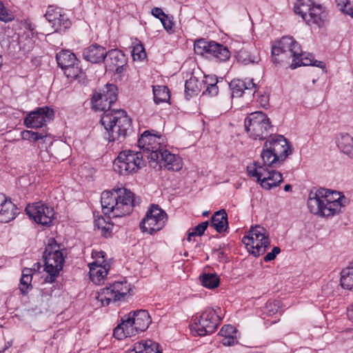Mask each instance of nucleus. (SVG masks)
Instances as JSON below:
<instances>
[{"label": "nucleus", "instance_id": "nucleus-1", "mask_svg": "<svg viewBox=\"0 0 353 353\" xmlns=\"http://www.w3.org/2000/svg\"><path fill=\"white\" fill-rule=\"evenodd\" d=\"M117 99V88L106 84L100 92H94L91 99L92 108L103 111L100 122L105 130L104 137L109 142L123 141L132 133V119L123 110H112Z\"/></svg>", "mask_w": 353, "mask_h": 353}, {"label": "nucleus", "instance_id": "nucleus-2", "mask_svg": "<svg viewBox=\"0 0 353 353\" xmlns=\"http://www.w3.org/2000/svg\"><path fill=\"white\" fill-rule=\"evenodd\" d=\"M272 59L274 64L288 63L290 66H325V63L314 59L312 54L303 52L300 44L292 37H283L272 48Z\"/></svg>", "mask_w": 353, "mask_h": 353}, {"label": "nucleus", "instance_id": "nucleus-3", "mask_svg": "<svg viewBox=\"0 0 353 353\" xmlns=\"http://www.w3.org/2000/svg\"><path fill=\"white\" fill-rule=\"evenodd\" d=\"M347 199L340 192L320 188L309 194L307 207L310 212L321 216H332L345 205Z\"/></svg>", "mask_w": 353, "mask_h": 353}, {"label": "nucleus", "instance_id": "nucleus-4", "mask_svg": "<svg viewBox=\"0 0 353 353\" xmlns=\"http://www.w3.org/2000/svg\"><path fill=\"white\" fill-rule=\"evenodd\" d=\"M134 196L133 192L124 188L103 191L101 196L103 212L112 214L113 218L130 214L134 206Z\"/></svg>", "mask_w": 353, "mask_h": 353}, {"label": "nucleus", "instance_id": "nucleus-5", "mask_svg": "<svg viewBox=\"0 0 353 353\" xmlns=\"http://www.w3.org/2000/svg\"><path fill=\"white\" fill-rule=\"evenodd\" d=\"M261 158L265 165L277 168L291 154L292 149L290 143L283 135L270 134L265 139Z\"/></svg>", "mask_w": 353, "mask_h": 353}, {"label": "nucleus", "instance_id": "nucleus-6", "mask_svg": "<svg viewBox=\"0 0 353 353\" xmlns=\"http://www.w3.org/2000/svg\"><path fill=\"white\" fill-rule=\"evenodd\" d=\"M150 323L151 318L147 310L133 311L122 319L121 323L114 328L113 336L119 340L135 336L145 331Z\"/></svg>", "mask_w": 353, "mask_h": 353}, {"label": "nucleus", "instance_id": "nucleus-7", "mask_svg": "<svg viewBox=\"0 0 353 353\" xmlns=\"http://www.w3.org/2000/svg\"><path fill=\"white\" fill-rule=\"evenodd\" d=\"M43 258L44 259V270L48 273L43 283H52L59 276L65 261L60 245L54 239L49 240Z\"/></svg>", "mask_w": 353, "mask_h": 353}, {"label": "nucleus", "instance_id": "nucleus-8", "mask_svg": "<svg viewBox=\"0 0 353 353\" xmlns=\"http://www.w3.org/2000/svg\"><path fill=\"white\" fill-rule=\"evenodd\" d=\"M145 165L142 152L131 150L120 152L113 163L114 170L123 176L136 173Z\"/></svg>", "mask_w": 353, "mask_h": 353}, {"label": "nucleus", "instance_id": "nucleus-9", "mask_svg": "<svg viewBox=\"0 0 353 353\" xmlns=\"http://www.w3.org/2000/svg\"><path fill=\"white\" fill-rule=\"evenodd\" d=\"M273 167L265 165L263 161H257L247 168L248 174L256 177L257 183L265 190L279 186L283 181L281 172L276 171Z\"/></svg>", "mask_w": 353, "mask_h": 353}, {"label": "nucleus", "instance_id": "nucleus-10", "mask_svg": "<svg viewBox=\"0 0 353 353\" xmlns=\"http://www.w3.org/2000/svg\"><path fill=\"white\" fill-rule=\"evenodd\" d=\"M221 323V317L217 310L211 307L205 308L194 319L190 325V331L194 336H203L214 333Z\"/></svg>", "mask_w": 353, "mask_h": 353}, {"label": "nucleus", "instance_id": "nucleus-11", "mask_svg": "<svg viewBox=\"0 0 353 353\" xmlns=\"http://www.w3.org/2000/svg\"><path fill=\"white\" fill-rule=\"evenodd\" d=\"M242 242L255 256L263 254L270 244L268 232L260 225L252 227L248 234L243 237Z\"/></svg>", "mask_w": 353, "mask_h": 353}, {"label": "nucleus", "instance_id": "nucleus-12", "mask_svg": "<svg viewBox=\"0 0 353 353\" xmlns=\"http://www.w3.org/2000/svg\"><path fill=\"white\" fill-rule=\"evenodd\" d=\"M272 126L267 114L261 111L250 114L245 119V128L254 139L263 140L270 135Z\"/></svg>", "mask_w": 353, "mask_h": 353}, {"label": "nucleus", "instance_id": "nucleus-13", "mask_svg": "<svg viewBox=\"0 0 353 353\" xmlns=\"http://www.w3.org/2000/svg\"><path fill=\"white\" fill-rule=\"evenodd\" d=\"M294 12L300 15L308 24L321 26L326 17L323 7L312 0H297L294 7Z\"/></svg>", "mask_w": 353, "mask_h": 353}, {"label": "nucleus", "instance_id": "nucleus-14", "mask_svg": "<svg viewBox=\"0 0 353 353\" xmlns=\"http://www.w3.org/2000/svg\"><path fill=\"white\" fill-rule=\"evenodd\" d=\"M167 220L165 212L158 205L152 204L140 222L139 227L142 232L154 235L163 228Z\"/></svg>", "mask_w": 353, "mask_h": 353}, {"label": "nucleus", "instance_id": "nucleus-15", "mask_svg": "<svg viewBox=\"0 0 353 353\" xmlns=\"http://www.w3.org/2000/svg\"><path fill=\"white\" fill-rule=\"evenodd\" d=\"M131 290V285L127 281H115L98 292L97 299L101 306L108 305L111 302L121 301Z\"/></svg>", "mask_w": 353, "mask_h": 353}, {"label": "nucleus", "instance_id": "nucleus-16", "mask_svg": "<svg viewBox=\"0 0 353 353\" xmlns=\"http://www.w3.org/2000/svg\"><path fill=\"white\" fill-rule=\"evenodd\" d=\"M25 211L30 219L44 226L51 225L55 216L54 208L42 201L28 204Z\"/></svg>", "mask_w": 353, "mask_h": 353}, {"label": "nucleus", "instance_id": "nucleus-17", "mask_svg": "<svg viewBox=\"0 0 353 353\" xmlns=\"http://www.w3.org/2000/svg\"><path fill=\"white\" fill-rule=\"evenodd\" d=\"M148 158L150 163H155L168 170L178 171L182 168L181 158L163 149V147L159 151L150 153Z\"/></svg>", "mask_w": 353, "mask_h": 353}, {"label": "nucleus", "instance_id": "nucleus-18", "mask_svg": "<svg viewBox=\"0 0 353 353\" xmlns=\"http://www.w3.org/2000/svg\"><path fill=\"white\" fill-rule=\"evenodd\" d=\"M53 109L48 106L37 108L30 112L24 119V125L29 128H40L54 119Z\"/></svg>", "mask_w": 353, "mask_h": 353}, {"label": "nucleus", "instance_id": "nucleus-19", "mask_svg": "<svg viewBox=\"0 0 353 353\" xmlns=\"http://www.w3.org/2000/svg\"><path fill=\"white\" fill-rule=\"evenodd\" d=\"M163 137L159 132L154 130H145L139 139L138 145L143 152L153 153L159 151L163 147Z\"/></svg>", "mask_w": 353, "mask_h": 353}, {"label": "nucleus", "instance_id": "nucleus-20", "mask_svg": "<svg viewBox=\"0 0 353 353\" xmlns=\"http://www.w3.org/2000/svg\"><path fill=\"white\" fill-rule=\"evenodd\" d=\"M106 54L105 48L101 46L94 43L84 49L83 57L91 63L96 64L104 61Z\"/></svg>", "mask_w": 353, "mask_h": 353}, {"label": "nucleus", "instance_id": "nucleus-21", "mask_svg": "<svg viewBox=\"0 0 353 353\" xmlns=\"http://www.w3.org/2000/svg\"><path fill=\"white\" fill-rule=\"evenodd\" d=\"M97 263H90L89 274L90 280L97 285H101L104 282V280L108 273L110 265L108 263H105L103 265H97Z\"/></svg>", "mask_w": 353, "mask_h": 353}, {"label": "nucleus", "instance_id": "nucleus-22", "mask_svg": "<svg viewBox=\"0 0 353 353\" xmlns=\"http://www.w3.org/2000/svg\"><path fill=\"white\" fill-rule=\"evenodd\" d=\"M103 62L105 66H125L127 58L121 50L112 49L106 52Z\"/></svg>", "mask_w": 353, "mask_h": 353}, {"label": "nucleus", "instance_id": "nucleus-23", "mask_svg": "<svg viewBox=\"0 0 353 353\" xmlns=\"http://www.w3.org/2000/svg\"><path fill=\"white\" fill-rule=\"evenodd\" d=\"M18 213V208L6 196V202L2 203L0 209V222L8 223L13 220Z\"/></svg>", "mask_w": 353, "mask_h": 353}, {"label": "nucleus", "instance_id": "nucleus-24", "mask_svg": "<svg viewBox=\"0 0 353 353\" xmlns=\"http://www.w3.org/2000/svg\"><path fill=\"white\" fill-rule=\"evenodd\" d=\"M210 225L219 233H222L228 228V214L225 210L216 212L211 217Z\"/></svg>", "mask_w": 353, "mask_h": 353}, {"label": "nucleus", "instance_id": "nucleus-25", "mask_svg": "<svg viewBox=\"0 0 353 353\" xmlns=\"http://www.w3.org/2000/svg\"><path fill=\"white\" fill-rule=\"evenodd\" d=\"M58 66H74L78 65L80 61L74 53L69 50H61L56 55Z\"/></svg>", "mask_w": 353, "mask_h": 353}, {"label": "nucleus", "instance_id": "nucleus-26", "mask_svg": "<svg viewBox=\"0 0 353 353\" xmlns=\"http://www.w3.org/2000/svg\"><path fill=\"white\" fill-rule=\"evenodd\" d=\"M159 344L151 340L141 341L134 344L130 353H161L158 349Z\"/></svg>", "mask_w": 353, "mask_h": 353}, {"label": "nucleus", "instance_id": "nucleus-27", "mask_svg": "<svg viewBox=\"0 0 353 353\" xmlns=\"http://www.w3.org/2000/svg\"><path fill=\"white\" fill-rule=\"evenodd\" d=\"M230 52L226 46L214 41L210 59H214L216 61H225L230 58Z\"/></svg>", "mask_w": 353, "mask_h": 353}, {"label": "nucleus", "instance_id": "nucleus-28", "mask_svg": "<svg viewBox=\"0 0 353 353\" xmlns=\"http://www.w3.org/2000/svg\"><path fill=\"white\" fill-rule=\"evenodd\" d=\"M202 82L199 81L198 78L192 76L185 83V96L187 99H190L197 96L201 90Z\"/></svg>", "mask_w": 353, "mask_h": 353}, {"label": "nucleus", "instance_id": "nucleus-29", "mask_svg": "<svg viewBox=\"0 0 353 353\" xmlns=\"http://www.w3.org/2000/svg\"><path fill=\"white\" fill-rule=\"evenodd\" d=\"M337 145L345 154L353 158V137L348 134H341L338 138Z\"/></svg>", "mask_w": 353, "mask_h": 353}, {"label": "nucleus", "instance_id": "nucleus-30", "mask_svg": "<svg viewBox=\"0 0 353 353\" xmlns=\"http://www.w3.org/2000/svg\"><path fill=\"white\" fill-rule=\"evenodd\" d=\"M61 69L69 81L77 80L79 83L83 84L86 83V75L81 68H61Z\"/></svg>", "mask_w": 353, "mask_h": 353}, {"label": "nucleus", "instance_id": "nucleus-31", "mask_svg": "<svg viewBox=\"0 0 353 353\" xmlns=\"http://www.w3.org/2000/svg\"><path fill=\"white\" fill-rule=\"evenodd\" d=\"M214 41H207L205 39L196 40L194 43V50L196 54L210 59L211 49Z\"/></svg>", "mask_w": 353, "mask_h": 353}, {"label": "nucleus", "instance_id": "nucleus-32", "mask_svg": "<svg viewBox=\"0 0 353 353\" xmlns=\"http://www.w3.org/2000/svg\"><path fill=\"white\" fill-rule=\"evenodd\" d=\"M154 101L156 104L168 102L170 99V92L165 85H153Z\"/></svg>", "mask_w": 353, "mask_h": 353}, {"label": "nucleus", "instance_id": "nucleus-33", "mask_svg": "<svg viewBox=\"0 0 353 353\" xmlns=\"http://www.w3.org/2000/svg\"><path fill=\"white\" fill-rule=\"evenodd\" d=\"M32 270L25 268L22 270L19 289L23 294H26L32 289Z\"/></svg>", "mask_w": 353, "mask_h": 353}, {"label": "nucleus", "instance_id": "nucleus-34", "mask_svg": "<svg viewBox=\"0 0 353 353\" xmlns=\"http://www.w3.org/2000/svg\"><path fill=\"white\" fill-rule=\"evenodd\" d=\"M341 285L343 288H353V263L341 271Z\"/></svg>", "mask_w": 353, "mask_h": 353}, {"label": "nucleus", "instance_id": "nucleus-35", "mask_svg": "<svg viewBox=\"0 0 353 353\" xmlns=\"http://www.w3.org/2000/svg\"><path fill=\"white\" fill-rule=\"evenodd\" d=\"M202 285L209 289L217 288L220 283L219 277L216 274H203L200 277Z\"/></svg>", "mask_w": 353, "mask_h": 353}, {"label": "nucleus", "instance_id": "nucleus-36", "mask_svg": "<svg viewBox=\"0 0 353 353\" xmlns=\"http://www.w3.org/2000/svg\"><path fill=\"white\" fill-rule=\"evenodd\" d=\"M271 89L265 88L262 90H258L256 93V103L260 107L268 109L270 108V96Z\"/></svg>", "mask_w": 353, "mask_h": 353}, {"label": "nucleus", "instance_id": "nucleus-37", "mask_svg": "<svg viewBox=\"0 0 353 353\" xmlns=\"http://www.w3.org/2000/svg\"><path fill=\"white\" fill-rule=\"evenodd\" d=\"M244 81L241 79H234L230 83V87L232 90L231 97H240L246 90Z\"/></svg>", "mask_w": 353, "mask_h": 353}, {"label": "nucleus", "instance_id": "nucleus-38", "mask_svg": "<svg viewBox=\"0 0 353 353\" xmlns=\"http://www.w3.org/2000/svg\"><path fill=\"white\" fill-rule=\"evenodd\" d=\"M21 136L23 140H28L35 142L47 137L48 134L47 132L44 130H43L41 132H39L25 130L21 131Z\"/></svg>", "mask_w": 353, "mask_h": 353}, {"label": "nucleus", "instance_id": "nucleus-39", "mask_svg": "<svg viewBox=\"0 0 353 353\" xmlns=\"http://www.w3.org/2000/svg\"><path fill=\"white\" fill-rule=\"evenodd\" d=\"M237 61L239 63L243 65L258 64L259 59L257 57L252 56L245 50H241L236 56Z\"/></svg>", "mask_w": 353, "mask_h": 353}, {"label": "nucleus", "instance_id": "nucleus-40", "mask_svg": "<svg viewBox=\"0 0 353 353\" xmlns=\"http://www.w3.org/2000/svg\"><path fill=\"white\" fill-rule=\"evenodd\" d=\"M70 26L71 22L66 15L61 13V17H59L57 19L53 22L52 28L54 32H61L69 28Z\"/></svg>", "mask_w": 353, "mask_h": 353}, {"label": "nucleus", "instance_id": "nucleus-41", "mask_svg": "<svg viewBox=\"0 0 353 353\" xmlns=\"http://www.w3.org/2000/svg\"><path fill=\"white\" fill-rule=\"evenodd\" d=\"M335 2L340 11L353 18V0H335Z\"/></svg>", "mask_w": 353, "mask_h": 353}, {"label": "nucleus", "instance_id": "nucleus-42", "mask_svg": "<svg viewBox=\"0 0 353 353\" xmlns=\"http://www.w3.org/2000/svg\"><path fill=\"white\" fill-rule=\"evenodd\" d=\"M208 225L209 223L207 221L197 225L192 229V231L188 232L187 240L188 241H190L192 240V237L196 236H201L202 234H203L205 230L207 229Z\"/></svg>", "mask_w": 353, "mask_h": 353}, {"label": "nucleus", "instance_id": "nucleus-43", "mask_svg": "<svg viewBox=\"0 0 353 353\" xmlns=\"http://www.w3.org/2000/svg\"><path fill=\"white\" fill-rule=\"evenodd\" d=\"M61 13L59 8L50 6L45 14V17L48 22L52 25L53 22H54L59 17H61Z\"/></svg>", "mask_w": 353, "mask_h": 353}, {"label": "nucleus", "instance_id": "nucleus-44", "mask_svg": "<svg viewBox=\"0 0 353 353\" xmlns=\"http://www.w3.org/2000/svg\"><path fill=\"white\" fill-rule=\"evenodd\" d=\"M132 56L134 61H142L146 58V52L142 44L136 45L132 51Z\"/></svg>", "mask_w": 353, "mask_h": 353}, {"label": "nucleus", "instance_id": "nucleus-45", "mask_svg": "<svg viewBox=\"0 0 353 353\" xmlns=\"http://www.w3.org/2000/svg\"><path fill=\"white\" fill-rule=\"evenodd\" d=\"M238 331L232 325H225L219 331V334L223 336H237Z\"/></svg>", "mask_w": 353, "mask_h": 353}, {"label": "nucleus", "instance_id": "nucleus-46", "mask_svg": "<svg viewBox=\"0 0 353 353\" xmlns=\"http://www.w3.org/2000/svg\"><path fill=\"white\" fill-rule=\"evenodd\" d=\"M217 80H215V82L210 83L205 90L203 92L202 96H208L210 97L217 96L219 93V88L216 85Z\"/></svg>", "mask_w": 353, "mask_h": 353}, {"label": "nucleus", "instance_id": "nucleus-47", "mask_svg": "<svg viewBox=\"0 0 353 353\" xmlns=\"http://www.w3.org/2000/svg\"><path fill=\"white\" fill-rule=\"evenodd\" d=\"M13 19V14L8 11L3 3L0 1V21L8 23Z\"/></svg>", "mask_w": 353, "mask_h": 353}, {"label": "nucleus", "instance_id": "nucleus-48", "mask_svg": "<svg viewBox=\"0 0 353 353\" xmlns=\"http://www.w3.org/2000/svg\"><path fill=\"white\" fill-rule=\"evenodd\" d=\"M105 253L103 251H93L92 257L95 260L92 263H97V265H103L107 263L105 259Z\"/></svg>", "mask_w": 353, "mask_h": 353}, {"label": "nucleus", "instance_id": "nucleus-49", "mask_svg": "<svg viewBox=\"0 0 353 353\" xmlns=\"http://www.w3.org/2000/svg\"><path fill=\"white\" fill-rule=\"evenodd\" d=\"M281 249L279 247H274L270 252H268L263 258L265 262L274 260L276 255L279 254Z\"/></svg>", "mask_w": 353, "mask_h": 353}, {"label": "nucleus", "instance_id": "nucleus-50", "mask_svg": "<svg viewBox=\"0 0 353 353\" xmlns=\"http://www.w3.org/2000/svg\"><path fill=\"white\" fill-rule=\"evenodd\" d=\"M221 342L225 346H232L238 343L237 336H223Z\"/></svg>", "mask_w": 353, "mask_h": 353}, {"label": "nucleus", "instance_id": "nucleus-51", "mask_svg": "<svg viewBox=\"0 0 353 353\" xmlns=\"http://www.w3.org/2000/svg\"><path fill=\"white\" fill-rule=\"evenodd\" d=\"M114 223L108 222L105 223V226L103 227V228L101 229V234L105 237H108L111 235V232L112 230Z\"/></svg>", "mask_w": 353, "mask_h": 353}, {"label": "nucleus", "instance_id": "nucleus-52", "mask_svg": "<svg viewBox=\"0 0 353 353\" xmlns=\"http://www.w3.org/2000/svg\"><path fill=\"white\" fill-rule=\"evenodd\" d=\"M164 28L167 30H170L172 28V22L170 19L168 15L163 17V18L161 20Z\"/></svg>", "mask_w": 353, "mask_h": 353}, {"label": "nucleus", "instance_id": "nucleus-53", "mask_svg": "<svg viewBox=\"0 0 353 353\" xmlns=\"http://www.w3.org/2000/svg\"><path fill=\"white\" fill-rule=\"evenodd\" d=\"M152 14L156 18L161 20L165 14L163 12V10L159 8H154L152 9Z\"/></svg>", "mask_w": 353, "mask_h": 353}, {"label": "nucleus", "instance_id": "nucleus-54", "mask_svg": "<svg viewBox=\"0 0 353 353\" xmlns=\"http://www.w3.org/2000/svg\"><path fill=\"white\" fill-rule=\"evenodd\" d=\"M244 83L246 84V90L256 89V85L254 83L253 79H248V81H244Z\"/></svg>", "mask_w": 353, "mask_h": 353}, {"label": "nucleus", "instance_id": "nucleus-55", "mask_svg": "<svg viewBox=\"0 0 353 353\" xmlns=\"http://www.w3.org/2000/svg\"><path fill=\"white\" fill-rule=\"evenodd\" d=\"M108 222L105 221V219L103 217H100L96 221V225L98 227L99 229L103 228V227L105 226V223Z\"/></svg>", "mask_w": 353, "mask_h": 353}, {"label": "nucleus", "instance_id": "nucleus-56", "mask_svg": "<svg viewBox=\"0 0 353 353\" xmlns=\"http://www.w3.org/2000/svg\"><path fill=\"white\" fill-rule=\"evenodd\" d=\"M12 343H13L12 340H10V341H8L6 343L4 347L2 350H0V352H4L6 350L10 348L12 345Z\"/></svg>", "mask_w": 353, "mask_h": 353}, {"label": "nucleus", "instance_id": "nucleus-57", "mask_svg": "<svg viewBox=\"0 0 353 353\" xmlns=\"http://www.w3.org/2000/svg\"><path fill=\"white\" fill-rule=\"evenodd\" d=\"M347 316L349 319L353 322V304L351 305L350 308L347 310Z\"/></svg>", "mask_w": 353, "mask_h": 353}, {"label": "nucleus", "instance_id": "nucleus-58", "mask_svg": "<svg viewBox=\"0 0 353 353\" xmlns=\"http://www.w3.org/2000/svg\"><path fill=\"white\" fill-rule=\"evenodd\" d=\"M41 265L40 263H36L34 264L32 268H31L32 270V272H39V270L41 269Z\"/></svg>", "mask_w": 353, "mask_h": 353}, {"label": "nucleus", "instance_id": "nucleus-59", "mask_svg": "<svg viewBox=\"0 0 353 353\" xmlns=\"http://www.w3.org/2000/svg\"><path fill=\"white\" fill-rule=\"evenodd\" d=\"M124 68H116L115 73L121 74L123 72Z\"/></svg>", "mask_w": 353, "mask_h": 353}, {"label": "nucleus", "instance_id": "nucleus-60", "mask_svg": "<svg viewBox=\"0 0 353 353\" xmlns=\"http://www.w3.org/2000/svg\"><path fill=\"white\" fill-rule=\"evenodd\" d=\"M292 189V186L290 184H287L284 186V190L288 192Z\"/></svg>", "mask_w": 353, "mask_h": 353}, {"label": "nucleus", "instance_id": "nucleus-61", "mask_svg": "<svg viewBox=\"0 0 353 353\" xmlns=\"http://www.w3.org/2000/svg\"><path fill=\"white\" fill-rule=\"evenodd\" d=\"M197 71L196 72L195 70L194 69L193 71H192V74L194 75V74H197L199 72H203L201 70V68L200 67H198L197 68Z\"/></svg>", "mask_w": 353, "mask_h": 353}, {"label": "nucleus", "instance_id": "nucleus-62", "mask_svg": "<svg viewBox=\"0 0 353 353\" xmlns=\"http://www.w3.org/2000/svg\"><path fill=\"white\" fill-rule=\"evenodd\" d=\"M3 61V57L1 54H0V66H2Z\"/></svg>", "mask_w": 353, "mask_h": 353}, {"label": "nucleus", "instance_id": "nucleus-63", "mask_svg": "<svg viewBox=\"0 0 353 353\" xmlns=\"http://www.w3.org/2000/svg\"><path fill=\"white\" fill-rule=\"evenodd\" d=\"M208 214H209V212H207V211H206V212H203V216H208Z\"/></svg>", "mask_w": 353, "mask_h": 353}, {"label": "nucleus", "instance_id": "nucleus-64", "mask_svg": "<svg viewBox=\"0 0 353 353\" xmlns=\"http://www.w3.org/2000/svg\"><path fill=\"white\" fill-rule=\"evenodd\" d=\"M42 153L46 154V153H47V152H46V151H41V152H40V155H41V154H42Z\"/></svg>", "mask_w": 353, "mask_h": 353}]
</instances>
